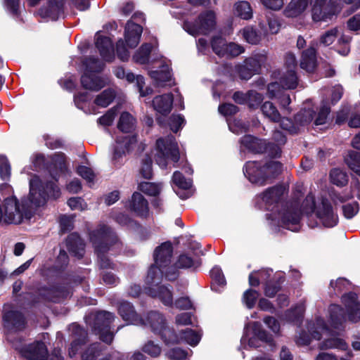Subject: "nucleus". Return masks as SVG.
I'll return each instance as SVG.
<instances>
[{
	"label": "nucleus",
	"mask_w": 360,
	"mask_h": 360,
	"mask_svg": "<svg viewBox=\"0 0 360 360\" xmlns=\"http://www.w3.org/2000/svg\"><path fill=\"white\" fill-rule=\"evenodd\" d=\"M111 218L119 225L128 229L136 230L141 226L137 221L124 212L113 213L111 214Z\"/></svg>",
	"instance_id": "nucleus-32"
},
{
	"label": "nucleus",
	"mask_w": 360,
	"mask_h": 360,
	"mask_svg": "<svg viewBox=\"0 0 360 360\" xmlns=\"http://www.w3.org/2000/svg\"><path fill=\"white\" fill-rule=\"evenodd\" d=\"M174 96L172 93L155 96L152 105L154 109L161 115L167 116L172 108Z\"/></svg>",
	"instance_id": "nucleus-22"
},
{
	"label": "nucleus",
	"mask_w": 360,
	"mask_h": 360,
	"mask_svg": "<svg viewBox=\"0 0 360 360\" xmlns=\"http://www.w3.org/2000/svg\"><path fill=\"white\" fill-rule=\"evenodd\" d=\"M316 215L325 227L332 228L338 223V216L335 214L333 206L327 198L322 199L321 205L317 208Z\"/></svg>",
	"instance_id": "nucleus-12"
},
{
	"label": "nucleus",
	"mask_w": 360,
	"mask_h": 360,
	"mask_svg": "<svg viewBox=\"0 0 360 360\" xmlns=\"http://www.w3.org/2000/svg\"><path fill=\"white\" fill-rule=\"evenodd\" d=\"M316 325L308 326V331L311 339L320 340L322 338L321 330H327L328 329L327 323L321 318L316 319Z\"/></svg>",
	"instance_id": "nucleus-49"
},
{
	"label": "nucleus",
	"mask_w": 360,
	"mask_h": 360,
	"mask_svg": "<svg viewBox=\"0 0 360 360\" xmlns=\"http://www.w3.org/2000/svg\"><path fill=\"white\" fill-rule=\"evenodd\" d=\"M70 330L72 340L68 347V354L72 358L82 352L89 342V337L87 330L78 323H72Z\"/></svg>",
	"instance_id": "nucleus-9"
},
{
	"label": "nucleus",
	"mask_w": 360,
	"mask_h": 360,
	"mask_svg": "<svg viewBox=\"0 0 360 360\" xmlns=\"http://www.w3.org/2000/svg\"><path fill=\"white\" fill-rule=\"evenodd\" d=\"M210 277L212 278L211 289L215 292H219L220 288H224L226 284L222 270L219 266H216L211 269Z\"/></svg>",
	"instance_id": "nucleus-39"
},
{
	"label": "nucleus",
	"mask_w": 360,
	"mask_h": 360,
	"mask_svg": "<svg viewBox=\"0 0 360 360\" xmlns=\"http://www.w3.org/2000/svg\"><path fill=\"white\" fill-rule=\"evenodd\" d=\"M95 74L96 73L84 72L82 75L80 82L84 89L92 91H98L104 87L105 84L102 78Z\"/></svg>",
	"instance_id": "nucleus-24"
},
{
	"label": "nucleus",
	"mask_w": 360,
	"mask_h": 360,
	"mask_svg": "<svg viewBox=\"0 0 360 360\" xmlns=\"http://www.w3.org/2000/svg\"><path fill=\"white\" fill-rule=\"evenodd\" d=\"M266 60L267 57L265 54L257 53L245 59L243 62L251 69L252 72L257 75L261 73L262 67L264 65Z\"/></svg>",
	"instance_id": "nucleus-35"
},
{
	"label": "nucleus",
	"mask_w": 360,
	"mask_h": 360,
	"mask_svg": "<svg viewBox=\"0 0 360 360\" xmlns=\"http://www.w3.org/2000/svg\"><path fill=\"white\" fill-rule=\"evenodd\" d=\"M89 240L95 252H108L110 247L119 242V238L112 228L101 224L89 233Z\"/></svg>",
	"instance_id": "nucleus-5"
},
{
	"label": "nucleus",
	"mask_w": 360,
	"mask_h": 360,
	"mask_svg": "<svg viewBox=\"0 0 360 360\" xmlns=\"http://www.w3.org/2000/svg\"><path fill=\"white\" fill-rule=\"evenodd\" d=\"M176 145L177 143L174 137L167 139L160 138L156 141L158 150L165 157Z\"/></svg>",
	"instance_id": "nucleus-51"
},
{
	"label": "nucleus",
	"mask_w": 360,
	"mask_h": 360,
	"mask_svg": "<svg viewBox=\"0 0 360 360\" xmlns=\"http://www.w3.org/2000/svg\"><path fill=\"white\" fill-rule=\"evenodd\" d=\"M172 181L179 188L182 190H188L192 186V180L186 179L179 171H175L173 173Z\"/></svg>",
	"instance_id": "nucleus-53"
},
{
	"label": "nucleus",
	"mask_w": 360,
	"mask_h": 360,
	"mask_svg": "<svg viewBox=\"0 0 360 360\" xmlns=\"http://www.w3.org/2000/svg\"><path fill=\"white\" fill-rule=\"evenodd\" d=\"M118 314L122 319L134 325H139L143 322V318L136 313L133 304L127 301L120 303L118 306Z\"/></svg>",
	"instance_id": "nucleus-20"
},
{
	"label": "nucleus",
	"mask_w": 360,
	"mask_h": 360,
	"mask_svg": "<svg viewBox=\"0 0 360 360\" xmlns=\"http://www.w3.org/2000/svg\"><path fill=\"white\" fill-rule=\"evenodd\" d=\"M148 74L158 86H162L163 83L172 79V74L167 68L160 70H151Z\"/></svg>",
	"instance_id": "nucleus-48"
},
{
	"label": "nucleus",
	"mask_w": 360,
	"mask_h": 360,
	"mask_svg": "<svg viewBox=\"0 0 360 360\" xmlns=\"http://www.w3.org/2000/svg\"><path fill=\"white\" fill-rule=\"evenodd\" d=\"M137 141L136 134L119 136L116 140L117 146L122 148L123 150L127 153H129L133 150L134 146L136 145Z\"/></svg>",
	"instance_id": "nucleus-47"
},
{
	"label": "nucleus",
	"mask_w": 360,
	"mask_h": 360,
	"mask_svg": "<svg viewBox=\"0 0 360 360\" xmlns=\"http://www.w3.org/2000/svg\"><path fill=\"white\" fill-rule=\"evenodd\" d=\"M142 351L153 358L158 357L162 352V348L153 340H148L142 347Z\"/></svg>",
	"instance_id": "nucleus-58"
},
{
	"label": "nucleus",
	"mask_w": 360,
	"mask_h": 360,
	"mask_svg": "<svg viewBox=\"0 0 360 360\" xmlns=\"http://www.w3.org/2000/svg\"><path fill=\"white\" fill-rule=\"evenodd\" d=\"M115 319L113 313L100 311L96 313L93 322L94 331H102L110 328V325Z\"/></svg>",
	"instance_id": "nucleus-27"
},
{
	"label": "nucleus",
	"mask_w": 360,
	"mask_h": 360,
	"mask_svg": "<svg viewBox=\"0 0 360 360\" xmlns=\"http://www.w3.org/2000/svg\"><path fill=\"white\" fill-rule=\"evenodd\" d=\"M2 323L5 330L11 333L23 331L27 324L25 316L17 309H9L2 313Z\"/></svg>",
	"instance_id": "nucleus-8"
},
{
	"label": "nucleus",
	"mask_w": 360,
	"mask_h": 360,
	"mask_svg": "<svg viewBox=\"0 0 360 360\" xmlns=\"http://www.w3.org/2000/svg\"><path fill=\"white\" fill-rule=\"evenodd\" d=\"M143 27L140 25L128 20L124 28V39L127 45L134 49L140 41Z\"/></svg>",
	"instance_id": "nucleus-18"
},
{
	"label": "nucleus",
	"mask_w": 360,
	"mask_h": 360,
	"mask_svg": "<svg viewBox=\"0 0 360 360\" xmlns=\"http://www.w3.org/2000/svg\"><path fill=\"white\" fill-rule=\"evenodd\" d=\"M115 98V91L109 88L103 91L96 97L94 103L101 108H106L114 101Z\"/></svg>",
	"instance_id": "nucleus-46"
},
{
	"label": "nucleus",
	"mask_w": 360,
	"mask_h": 360,
	"mask_svg": "<svg viewBox=\"0 0 360 360\" xmlns=\"http://www.w3.org/2000/svg\"><path fill=\"white\" fill-rule=\"evenodd\" d=\"M226 41L221 36H214L211 39V47L213 52L219 57H224V49Z\"/></svg>",
	"instance_id": "nucleus-55"
},
{
	"label": "nucleus",
	"mask_w": 360,
	"mask_h": 360,
	"mask_svg": "<svg viewBox=\"0 0 360 360\" xmlns=\"http://www.w3.org/2000/svg\"><path fill=\"white\" fill-rule=\"evenodd\" d=\"M316 115V111L312 108H302L294 115L293 120L288 117H283L280 127L290 135H296L300 133L301 127L311 123Z\"/></svg>",
	"instance_id": "nucleus-7"
},
{
	"label": "nucleus",
	"mask_w": 360,
	"mask_h": 360,
	"mask_svg": "<svg viewBox=\"0 0 360 360\" xmlns=\"http://www.w3.org/2000/svg\"><path fill=\"white\" fill-rule=\"evenodd\" d=\"M285 189L284 185L276 184L266 188L260 194V198L268 209L278 212L282 227L296 232L300 228L302 212L298 202L283 200Z\"/></svg>",
	"instance_id": "nucleus-2"
},
{
	"label": "nucleus",
	"mask_w": 360,
	"mask_h": 360,
	"mask_svg": "<svg viewBox=\"0 0 360 360\" xmlns=\"http://www.w3.org/2000/svg\"><path fill=\"white\" fill-rule=\"evenodd\" d=\"M236 13L243 20H250L252 18V10L249 2L243 1L235 5Z\"/></svg>",
	"instance_id": "nucleus-52"
},
{
	"label": "nucleus",
	"mask_w": 360,
	"mask_h": 360,
	"mask_svg": "<svg viewBox=\"0 0 360 360\" xmlns=\"http://www.w3.org/2000/svg\"><path fill=\"white\" fill-rule=\"evenodd\" d=\"M340 0H329L328 4L321 5V11L319 15L320 22H328L332 20L333 16L340 11Z\"/></svg>",
	"instance_id": "nucleus-30"
},
{
	"label": "nucleus",
	"mask_w": 360,
	"mask_h": 360,
	"mask_svg": "<svg viewBox=\"0 0 360 360\" xmlns=\"http://www.w3.org/2000/svg\"><path fill=\"white\" fill-rule=\"evenodd\" d=\"M126 207L139 217L146 218L149 214L148 200L139 192L135 191L132 194Z\"/></svg>",
	"instance_id": "nucleus-14"
},
{
	"label": "nucleus",
	"mask_w": 360,
	"mask_h": 360,
	"mask_svg": "<svg viewBox=\"0 0 360 360\" xmlns=\"http://www.w3.org/2000/svg\"><path fill=\"white\" fill-rule=\"evenodd\" d=\"M185 122L182 115H172L168 118V126L172 132L177 133L182 127V124Z\"/></svg>",
	"instance_id": "nucleus-62"
},
{
	"label": "nucleus",
	"mask_w": 360,
	"mask_h": 360,
	"mask_svg": "<svg viewBox=\"0 0 360 360\" xmlns=\"http://www.w3.org/2000/svg\"><path fill=\"white\" fill-rule=\"evenodd\" d=\"M259 297V292L256 290L249 288L243 295V301L248 309H251L255 306Z\"/></svg>",
	"instance_id": "nucleus-57"
},
{
	"label": "nucleus",
	"mask_w": 360,
	"mask_h": 360,
	"mask_svg": "<svg viewBox=\"0 0 360 360\" xmlns=\"http://www.w3.org/2000/svg\"><path fill=\"white\" fill-rule=\"evenodd\" d=\"M215 26L216 15L211 10L200 13L194 21L185 20L183 22L184 30L193 37L199 34L207 35L215 28Z\"/></svg>",
	"instance_id": "nucleus-6"
},
{
	"label": "nucleus",
	"mask_w": 360,
	"mask_h": 360,
	"mask_svg": "<svg viewBox=\"0 0 360 360\" xmlns=\"http://www.w3.org/2000/svg\"><path fill=\"white\" fill-rule=\"evenodd\" d=\"M133 116L127 111L122 112L117 122V129L124 133H129L134 129Z\"/></svg>",
	"instance_id": "nucleus-43"
},
{
	"label": "nucleus",
	"mask_w": 360,
	"mask_h": 360,
	"mask_svg": "<svg viewBox=\"0 0 360 360\" xmlns=\"http://www.w3.org/2000/svg\"><path fill=\"white\" fill-rule=\"evenodd\" d=\"M139 325L148 326L151 332L158 335L166 346L177 342L175 329L168 325L165 315L158 311H148Z\"/></svg>",
	"instance_id": "nucleus-4"
},
{
	"label": "nucleus",
	"mask_w": 360,
	"mask_h": 360,
	"mask_svg": "<svg viewBox=\"0 0 360 360\" xmlns=\"http://www.w3.org/2000/svg\"><path fill=\"white\" fill-rule=\"evenodd\" d=\"M308 6V0H291L284 11L288 18H295L300 15Z\"/></svg>",
	"instance_id": "nucleus-33"
},
{
	"label": "nucleus",
	"mask_w": 360,
	"mask_h": 360,
	"mask_svg": "<svg viewBox=\"0 0 360 360\" xmlns=\"http://www.w3.org/2000/svg\"><path fill=\"white\" fill-rule=\"evenodd\" d=\"M176 335L178 338L177 342L170 343V345H178L184 341L189 345L195 347L201 340V335L191 328L181 330L179 333L176 331Z\"/></svg>",
	"instance_id": "nucleus-29"
},
{
	"label": "nucleus",
	"mask_w": 360,
	"mask_h": 360,
	"mask_svg": "<svg viewBox=\"0 0 360 360\" xmlns=\"http://www.w3.org/2000/svg\"><path fill=\"white\" fill-rule=\"evenodd\" d=\"M281 146L279 145L266 140V146L264 154H267L271 158H278L281 156Z\"/></svg>",
	"instance_id": "nucleus-64"
},
{
	"label": "nucleus",
	"mask_w": 360,
	"mask_h": 360,
	"mask_svg": "<svg viewBox=\"0 0 360 360\" xmlns=\"http://www.w3.org/2000/svg\"><path fill=\"white\" fill-rule=\"evenodd\" d=\"M330 323L335 329H340L347 321L345 309L340 305L333 304L329 307Z\"/></svg>",
	"instance_id": "nucleus-23"
},
{
	"label": "nucleus",
	"mask_w": 360,
	"mask_h": 360,
	"mask_svg": "<svg viewBox=\"0 0 360 360\" xmlns=\"http://www.w3.org/2000/svg\"><path fill=\"white\" fill-rule=\"evenodd\" d=\"M95 46L98 50L101 58L108 63L115 59L113 43L109 37L99 35L96 37Z\"/></svg>",
	"instance_id": "nucleus-17"
},
{
	"label": "nucleus",
	"mask_w": 360,
	"mask_h": 360,
	"mask_svg": "<svg viewBox=\"0 0 360 360\" xmlns=\"http://www.w3.org/2000/svg\"><path fill=\"white\" fill-rule=\"evenodd\" d=\"M103 349L104 348L101 343H92L82 353V360H110V356L100 358Z\"/></svg>",
	"instance_id": "nucleus-31"
},
{
	"label": "nucleus",
	"mask_w": 360,
	"mask_h": 360,
	"mask_svg": "<svg viewBox=\"0 0 360 360\" xmlns=\"http://www.w3.org/2000/svg\"><path fill=\"white\" fill-rule=\"evenodd\" d=\"M153 46L150 43L143 44L139 50L133 56V60L139 64L145 65L149 62L150 55L152 51Z\"/></svg>",
	"instance_id": "nucleus-42"
},
{
	"label": "nucleus",
	"mask_w": 360,
	"mask_h": 360,
	"mask_svg": "<svg viewBox=\"0 0 360 360\" xmlns=\"http://www.w3.org/2000/svg\"><path fill=\"white\" fill-rule=\"evenodd\" d=\"M146 293L153 298H158L167 307H173L172 290L165 285H159L156 287H146Z\"/></svg>",
	"instance_id": "nucleus-15"
},
{
	"label": "nucleus",
	"mask_w": 360,
	"mask_h": 360,
	"mask_svg": "<svg viewBox=\"0 0 360 360\" xmlns=\"http://www.w3.org/2000/svg\"><path fill=\"white\" fill-rule=\"evenodd\" d=\"M108 252H95L98 257V264L101 269H115V264L106 255Z\"/></svg>",
	"instance_id": "nucleus-59"
},
{
	"label": "nucleus",
	"mask_w": 360,
	"mask_h": 360,
	"mask_svg": "<svg viewBox=\"0 0 360 360\" xmlns=\"http://www.w3.org/2000/svg\"><path fill=\"white\" fill-rule=\"evenodd\" d=\"M279 79L283 89H295L298 84L297 72L293 69L287 70Z\"/></svg>",
	"instance_id": "nucleus-41"
},
{
	"label": "nucleus",
	"mask_w": 360,
	"mask_h": 360,
	"mask_svg": "<svg viewBox=\"0 0 360 360\" xmlns=\"http://www.w3.org/2000/svg\"><path fill=\"white\" fill-rule=\"evenodd\" d=\"M18 350L20 356L27 360H44L48 354L47 347L41 340L24 345Z\"/></svg>",
	"instance_id": "nucleus-11"
},
{
	"label": "nucleus",
	"mask_w": 360,
	"mask_h": 360,
	"mask_svg": "<svg viewBox=\"0 0 360 360\" xmlns=\"http://www.w3.org/2000/svg\"><path fill=\"white\" fill-rule=\"evenodd\" d=\"M245 51L242 46L233 42L226 43L224 49V57H236Z\"/></svg>",
	"instance_id": "nucleus-63"
},
{
	"label": "nucleus",
	"mask_w": 360,
	"mask_h": 360,
	"mask_svg": "<svg viewBox=\"0 0 360 360\" xmlns=\"http://www.w3.org/2000/svg\"><path fill=\"white\" fill-rule=\"evenodd\" d=\"M252 330V335H254L259 340L266 343L269 346L275 345V342L272 335L264 330L259 322H253Z\"/></svg>",
	"instance_id": "nucleus-36"
},
{
	"label": "nucleus",
	"mask_w": 360,
	"mask_h": 360,
	"mask_svg": "<svg viewBox=\"0 0 360 360\" xmlns=\"http://www.w3.org/2000/svg\"><path fill=\"white\" fill-rule=\"evenodd\" d=\"M63 11L64 0H48L47 6L39 8V14L43 18H49L56 21L63 13Z\"/></svg>",
	"instance_id": "nucleus-16"
},
{
	"label": "nucleus",
	"mask_w": 360,
	"mask_h": 360,
	"mask_svg": "<svg viewBox=\"0 0 360 360\" xmlns=\"http://www.w3.org/2000/svg\"><path fill=\"white\" fill-rule=\"evenodd\" d=\"M263 115L274 122H281V116L276 107L270 101L264 102L261 106Z\"/></svg>",
	"instance_id": "nucleus-44"
},
{
	"label": "nucleus",
	"mask_w": 360,
	"mask_h": 360,
	"mask_svg": "<svg viewBox=\"0 0 360 360\" xmlns=\"http://www.w3.org/2000/svg\"><path fill=\"white\" fill-rule=\"evenodd\" d=\"M300 68L308 72H313L317 67L316 50L311 46L303 51L300 60Z\"/></svg>",
	"instance_id": "nucleus-25"
},
{
	"label": "nucleus",
	"mask_w": 360,
	"mask_h": 360,
	"mask_svg": "<svg viewBox=\"0 0 360 360\" xmlns=\"http://www.w3.org/2000/svg\"><path fill=\"white\" fill-rule=\"evenodd\" d=\"M67 249L70 253L78 258L82 259L85 253V243L79 234L77 232L70 233L66 239Z\"/></svg>",
	"instance_id": "nucleus-19"
},
{
	"label": "nucleus",
	"mask_w": 360,
	"mask_h": 360,
	"mask_svg": "<svg viewBox=\"0 0 360 360\" xmlns=\"http://www.w3.org/2000/svg\"><path fill=\"white\" fill-rule=\"evenodd\" d=\"M174 248L171 241L167 240L157 246L153 252L154 264L166 267L171 264Z\"/></svg>",
	"instance_id": "nucleus-13"
},
{
	"label": "nucleus",
	"mask_w": 360,
	"mask_h": 360,
	"mask_svg": "<svg viewBox=\"0 0 360 360\" xmlns=\"http://www.w3.org/2000/svg\"><path fill=\"white\" fill-rule=\"evenodd\" d=\"M252 330V335H254L259 340L266 343L269 346L275 345V342L272 335L264 330L259 322H253Z\"/></svg>",
	"instance_id": "nucleus-37"
},
{
	"label": "nucleus",
	"mask_w": 360,
	"mask_h": 360,
	"mask_svg": "<svg viewBox=\"0 0 360 360\" xmlns=\"http://www.w3.org/2000/svg\"><path fill=\"white\" fill-rule=\"evenodd\" d=\"M259 25L264 33L276 34L280 29L281 24L278 18L270 12L269 15H266V21L259 22Z\"/></svg>",
	"instance_id": "nucleus-38"
},
{
	"label": "nucleus",
	"mask_w": 360,
	"mask_h": 360,
	"mask_svg": "<svg viewBox=\"0 0 360 360\" xmlns=\"http://www.w3.org/2000/svg\"><path fill=\"white\" fill-rule=\"evenodd\" d=\"M240 144L249 152L255 154H264L266 139H259L250 134H245L240 139Z\"/></svg>",
	"instance_id": "nucleus-21"
},
{
	"label": "nucleus",
	"mask_w": 360,
	"mask_h": 360,
	"mask_svg": "<svg viewBox=\"0 0 360 360\" xmlns=\"http://www.w3.org/2000/svg\"><path fill=\"white\" fill-rule=\"evenodd\" d=\"M38 292L43 302L60 303L70 295L69 288L60 284L42 286L38 289Z\"/></svg>",
	"instance_id": "nucleus-10"
},
{
	"label": "nucleus",
	"mask_w": 360,
	"mask_h": 360,
	"mask_svg": "<svg viewBox=\"0 0 360 360\" xmlns=\"http://www.w3.org/2000/svg\"><path fill=\"white\" fill-rule=\"evenodd\" d=\"M243 174L252 183L263 186L276 179L283 171V164L270 160L262 165L256 161H248L243 167Z\"/></svg>",
	"instance_id": "nucleus-3"
},
{
	"label": "nucleus",
	"mask_w": 360,
	"mask_h": 360,
	"mask_svg": "<svg viewBox=\"0 0 360 360\" xmlns=\"http://www.w3.org/2000/svg\"><path fill=\"white\" fill-rule=\"evenodd\" d=\"M285 281L283 274H276L272 278L264 283V295L268 297H274L281 290L282 285Z\"/></svg>",
	"instance_id": "nucleus-26"
},
{
	"label": "nucleus",
	"mask_w": 360,
	"mask_h": 360,
	"mask_svg": "<svg viewBox=\"0 0 360 360\" xmlns=\"http://www.w3.org/2000/svg\"><path fill=\"white\" fill-rule=\"evenodd\" d=\"M243 37L251 44H257L261 41V34L252 27H245L243 30Z\"/></svg>",
	"instance_id": "nucleus-54"
},
{
	"label": "nucleus",
	"mask_w": 360,
	"mask_h": 360,
	"mask_svg": "<svg viewBox=\"0 0 360 360\" xmlns=\"http://www.w3.org/2000/svg\"><path fill=\"white\" fill-rule=\"evenodd\" d=\"M164 269V267H160L155 264H152L149 266L145 278L146 287H156L161 284L163 278Z\"/></svg>",
	"instance_id": "nucleus-28"
},
{
	"label": "nucleus",
	"mask_w": 360,
	"mask_h": 360,
	"mask_svg": "<svg viewBox=\"0 0 360 360\" xmlns=\"http://www.w3.org/2000/svg\"><path fill=\"white\" fill-rule=\"evenodd\" d=\"M139 188L146 194L150 196H158L160 193V188L158 185L150 182H141L139 184Z\"/></svg>",
	"instance_id": "nucleus-61"
},
{
	"label": "nucleus",
	"mask_w": 360,
	"mask_h": 360,
	"mask_svg": "<svg viewBox=\"0 0 360 360\" xmlns=\"http://www.w3.org/2000/svg\"><path fill=\"white\" fill-rule=\"evenodd\" d=\"M347 167L356 174L360 176V153L350 150L345 158Z\"/></svg>",
	"instance_id": "nucleus-45"
},
{
	"label": "nucleus",
	"mask_w": 360,
	"mask_h": 360,
	"mask_svg": "<svg viewBox=\"0 0 360 360\" xmlns=\"http://www.w3.org/2000/svg\"><path fill=\"white\" fill-rule=\"evenodd\" d=\"M84 67V72L100 73L104 68L105 63L95 56H86L82 61Z\"/></svg>",
	"instance_id": "nucleus-34"
},
{
	"label": "nucleus",
	"mask_w": 360,
	"mask_h": 360,
	"mask_svg": "<svg viewBox=\"0 0 360 360\" xmlns=\"http://www.w3.org/2000/svg\"><path fill=\"white\" fill-rule=\"evenodd\" d=\"M329 179L331 184L340 188L347 186L349 181L347 174L340 168H333Z\"/></svg>",
	"instance_id": "nucleus-40"
},
{
	"label": "nucleus",
	"mask_w": 360,
	"mask_h": 360,
	"mask_svg": "<svg viewBox=\"0 0 360 360\" xmlns=\"http://www.w3.org/2000/svg\"><path fill=\"white\" fill-rule=\"evenodd\" d=\"M47 169L54 181L43 182L34 175L29 182V194L21 198L20 201L15 195L4 200V221L7 224H20L23 219H31L40 207L45 205L49 199L57 200L61 192L57 182L60 174L68 172L66 155L62 152L56 153Z\"/></svg>",
	"instance_id": "nucleus-1"
},
{
	"label": "nucleus",
	"mask_w": 360,
	"mask_h": 360,
	"mask_svg": "<svg viewBox=\"0 0 360 360\" xmlns=\"http://www.w3.org/2000/svg\"><path fill=\"white\" fill-rule=\"evenodd\" d=\"M139 173L141 177L145 179L150 180L153 178V160L150 156L148 154H146L141 160Z\"/></svg>",
	"instance_id": "nucleus-50"
},
{
	"label": "nucleus",
	"mask_w": 360,
	"mask_h": 360,
	"mask_svg": "<svg viewBox=\"0 0 360 360\" xmlns=\"http://www.w3.org/2000/svg\"><path fill=\"white\" fill-rule=\"evenodd\" d=\"M330 112V107L328 105V101H323L321 107L314 119V124L316 126L325 124Z\"/></svg>",
	"instance_id": "nucleus-56"
},
{
	"label": "nucleus",
	"mask_w": 360,
	"mask_h": 360,
	"mask_svg": "<svg viewBox=\"0 0 360 360\" xmlns=\"http://www.w3.org/2000/svg\"><path fill=\"white\" fill-rule=\"evenodd\" d=\"M116 115V108L115 107L109 109L103 115L98 117L97 122L99 125H102L103 127H110L112 124Z\"/></svg>",
	"instance_id": "nucleus-60"
}]
</instances>
